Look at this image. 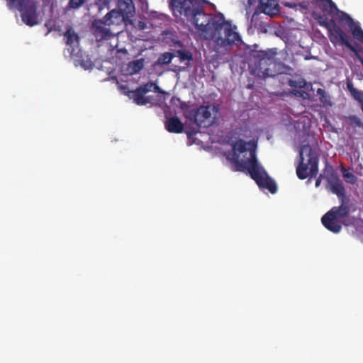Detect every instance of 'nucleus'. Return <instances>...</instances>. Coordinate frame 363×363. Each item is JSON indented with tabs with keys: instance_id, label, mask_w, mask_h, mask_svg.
<instances>
[{
	"instance_id": "nucleus-26",
	"label": "nucleus",
	"mask_w": 363,
	"mask_h": 363,
	"mask_svg": "<svg viewBox=\"0 0 363 363\" xmlns=\"http://www.w3.org/2000/svg\"><path fill=\"white\" fill-rule=\"evenodd\" d=\"M174 55L171 52H164L158 58L157 62L159 65H167L171 62Z\"/></svg>"
},
{
	"instance_id": "nucleus-20",
	"label": "nucleus",
	"mask_w": 363,
	"mask_h": 363,
	"mask_svg": "<svg viewBox=\"0 0 363 363\" xmlns=\"http://www.w3.org/2000/svg\"><path fill=\"white\" fill-rule=\"evenodd\" d=\"M329 212H331L335 217L342 222V220L348 216L350 213L349 206L342 202L340 206L333 207Z\"/></svg>"
},
{
	"instance_id": "nucleus-36",
	"label": "nucleus",
	"mask_w": 363,
	"mask_h": 363,
	"mask_svg": "<svg viewBox=\"0 0 363 363\" xmlns=\"http://www.w3.org/2000/svg\"><path fill=\"white\" fill-rule=\"evenodd\" d=\"M177 43H178L179 45H182V43L179 41H178Z\"/></svg>"
},
{
	"instance_id": "nucleus-33",
	"label": "nucleus",
	"mask_w": 363,
	"mask_h": 363,
	"mask_svg": "<svg viewBox=\"0 0 363 363\" xmlns=\"http://www.w3.org/2000/svg\"><path fill=\"white\" fill-rule=\"evenodd\" d=\"M178 57H179L182 59V50H179L177 52Z\"/></svg>"
},
{
	"instance_id": "nucleus-9",
	"label": "nucleus",
	"mask_w": 363,
	"mask_h": 363,
	"mask_svg": "<svg viewBox=\"0 0 363 363\" xmlns=\"http://www.w3.org/2000/svg\"><path fill=\"white\" fill-rule=\"evenodd\" d=\"M123 90L128 89L125 86H122ZM152 89H158V86L155 83H147L143 86H140L135 90L128 91L124 92L126 95L139 106L147 105V95L152 91Z\"/></svg>"
},
{
	"instance_id": "nucleus-7",
	"label": "nucleus",
	"mask_w": 363,
	"mask_h": 363,
	"mask_svg": "<svg viewBox=\"0 0 363 363\" xmlns=\"http://www.w3.org/2000/svg\"><path fill=\"white\" fill-rule=\"evenodd\" d=\"M231 146V159H257V143L255 140L248 142L243 139H237L230 143Z\"/></svg>"
},
{
	"instance_id": "nucleus-18",
	"label": "nucleus",
	"mask_w": 363,
	"mask_h": 363,
	"mask_svg": "<svg viewBox=\"0 0 363 363\" xmlns=\"http://www.w3.org/2000/svg\"><path fill=\"white\" fill-rule=\"evenodd\" d=\"M165 118L164 127L168 132L182 133V121L177 116L168 117L165 113Z\"/></svg>"
},
{
	"instance_id": "nucleus-3",
	"label": "nucleus",
	"mask_w": 363,
	"mask_h": 363,
	"mask_svg": "<svg viewBox=\"0 0 363 363\" xmlns=\"http://www.w3.org/2000/svg\"><path fill=\"white\" fill-rule=\"evenodd\" d=\"M275 52L259 51L255 55V63L251 66V73L259 78L274 76Z\"/></svg>"
},
{
	"instance_id": "nucleus-34",
	"label": "nucleus",
	"mask_w": 363,
	"mask_h": 363,
	"mask_svg": "<svg viewBox=\"0 0 363 363\" xmlns=\"http://www.w3.org/2000/svg\"><path fill=\"white\" fill-rule=\"evenodd\" d=\"M121 52H125V53L127 52L125 49L121 50Z\"/></svg>"
},
{
	"instance_id": "nucleus-21",
	"label": "nucleus",
	"mask_w": 363,
	"mask_h": 363,
	"mask_svg": "<svg viewBox=\"0 0 363 363\" xmlns=\"http://www.w3.org/2000/svg\"><path fill=\"white\" fill-rule=\"evenodd\" d=\"M320 2L319 7L323 12H328L330 13H333L335 12H338L339 9H337L336 4L332 0H316Z\"/></svg>"
},
{
	"instance_id": "nucleus-1",
	"label": "nucleus",
	"mask_w": 363,
	"mask_h": 363,
	"mask_svg": "<svg viewBox=\"0 0 363 363\" xmlns=\"http://www.w3.org/2000/svg\"><path fill=\"white\" fill-rule=\"evenodd\" d=\"M206 0H183V15L194 29L191 34L196 42L213 41L218 48L229 50L241 42L239 34L233 30L232 23L220 13H206Z\"/></svg>"
},
{
	"instance_id": "nucleus-22",
	"label": "nucleus",
	"mask_w": 363,
	"mask_h": 363,
	"mask_svg": "<svg viewBox=\"0 0 363 363\" xmlns=\"http://www.w3.org/2000/svg\"><path fill=\"white\" fill-rule=\"evenodd\" d=\"M169 8L177 21L182 20V0H169Z\"/></svg>"
},
{
	"instance_id": "nucleus-6",
	"label": "nucleus",
	"mask_w": 363,
	"mask_h": 363,
	"mask_svg": "<svg viewBox=\"0 0 363 363\" xmlns=\"http://www.w3.org/2000/svg\"><path fill=\"white\" fill-rule=\"evenodd\" d=\"M10 6H16L21 13L22 21L29 26L38 24L35 0H7Z\"/></svg>"
},
{
	"instance_id": "nucleus-2",
	"label": "nucleus",
	"mask_w": 363,
	"mask_h": 363,
	"mask_svg": "<svg viewBox=\"0 0 363 363\" xmlns=\"http://www.w3.org/2000/svg\"><path fill=\"white\" fill-rule=\"evenodd\" d=\"M233 172H241L250 175L260 189H267L272 194L277 191L276 182L269 177L259 160H229Z\"/></svg>"
},
{
	"instance_id": "nucleus-31",
	"label": "nucleus",
	"mask_w": 363,
	"mask_h": 363,
	"mask_svg": "<svg viewBox=\"0 0 363 363\" xmlns=\"http://www.w3.org/2000/svg\"><path fill=\"white\" fill-rule=\"evenodd\" d=\"M192 59V54L191 52L183 49V61L190 60Z\"/></svg>"
},
{
	"instance_id": "nucleus-28",
	"label": "nucleus",
	"mask_w": 363,
	"mask_h": 363,
	"mask_svg": "<svg viewBox=\"0 0 363 363\" xmlns=\"http://www.w3.org/2000/svg\"><path fill=\"white\" fill-rule=\"evenodd\" d=\"M348 121H350V124L353 127H359L363 128V122H362L361 119L355 115H351L348 116Z\"/></svg>"
},
{
	"instance_id": "nucleus-37",
	"label": "nucleus",
	"mask_w": 363,
	"mask_h": 363,
	"mask_svg": "<svg viewBox=\"0 0 363 363\" xmlns=\"http://www.w3.org/2000/svg\"><path fill=\"white\" fill-rule=\"evenodd\" d=\"M182 106H183V108H184V106H185V104H184V102H183V104H182Z\"/></svg>"
},
{
	"instance_id": "nucleus-5",
	"label": "nucleus",
	"mask_w": 363,
	"mask_h": 363,
	"mask_svg": "<svg viewBox=\"0 0 363 363\" xmlns=\"http://www.w3.org/2000/svg\"><path fill=\"white\" fill-rule=\"evenodd\" d=\"M321 24L325 25L328 28L330 33L329 38L331 43L334 45L340 44L347 47L354 54L363 66V57L359 53L357 48L351 43L350 36L343 31L340 26L334 21H332L330 24L325 22Z\"/></svg>"
},
{
	"instance_id": "nucleus-35",
	"label": "nucleus",
	"mask_w": 363,
	"mask_h": 363,
	"mask_svg": "<svg viewBox=\"0 0 363 363\" xmlns=\"http://www.w3.org/2000/svg\"><path fill=\"white\" fill-rule=\"evenodd\" d=\"M360 107H361V110H362V113H363V104H362V105L360 106Z\"/></svg>"
},
{
	"instance_id": "nucleus-27",
	"label": "nucleus",
	"mask_w": 363,
	"mask_h": 363,
	"mask_svg": "<svg viewBox=\"0 0 363 363\" xmlns=\"http://www.w3.org/2000/svg\"><path fill=\"white\" fill-rule=\"evenodd\" d=\"M342 177L344 178V180L347 183H349L351 184H355L357 180V177L353 173L347 171L345 169H343Z\"/></svg>"
},
{
	"instance_id": "nucleus-17",
	"label": "nucleus",
	"mask_w": 363,
	"mask_h": 363,
	"mask_svg": "<svg viewBox=\"0 0 363 363\" xmlns=\"http://www.w3.org/2000/svg\"><path fill=\"white\" fill-rule=\"evenodd\" d=\"M320 152L316 143L303 144L299 149L300 159H319Z\"/></svg>"
},
{
	"instance_id": "nucleus-24",
	"label": "nucleus",
	"mask_w": 363,
	"mask_h": 363,
	"mask_svg": "<svg viewBox=\"0 0 363 363\" xmlns=\"http://www.w3.org/2000/svg\"><path fill=\"white\" fill-rule=\"evenodd\" d=\"M317 94L319 96V100L323 106L332 105L330 97L324 89L318 88L317 90Z\"/></svg>"
},
{
	"instance_id": "nucleus-32",
	"label": "nucleus",
	"mask_w": 363,
	"mask_h": 363,
	"mask_svg": "<svg viewBox=\"0 0 363 363\" xmlns=\"http://www.w3.org/2000/svg\"><path fill=\"white\" fill-rule=\"evenodd\" d=\"M323 177H325L324 173L323 174H320V176L317 178V179L315 181V186L316 187H318L320 185L322 179Z\"/></svg>"
},
{
	"instance_id": "nucleus-14",
	"label": "nucleus",
	"mask_w": 363,
	"mask_h": 363,
	"mask_svg": "<svg viewBox=\"0 0 363 363\" xmlns=\"http://www.w3.org/2000/svg\"><path fill=\"white\" fill-rule=\"evenodd\" d=\"M152 93L147 95V105L157 106L160 107L166 106V100L170 97V94L158 89H152Z\"/></svg>"
},
{
	"instance_id": "nucleus-30",
	"label": "nucleus",
	"mask_w": 363,
	"mask_h": 363,
	"mask_svg": "<svg viewBox=\"0 0 363 363\" xmlns=\"http://www.w3.org/2000/svg\"><path fill=\"white\" fill-rule=\"evenodd\" d=\"M132 68L134 72H138L143 67V60H138L133 61L132 63Z\"/></svg>"
},
{
	"instance_id": "nucleus-11",
	"label": "nucleus",
	"mask_w": 363,
	"mask_h": 363,
	"mask_svg": "<svg viewBox=\"0 0 363 363\" xmlns=\"http://www.w3.org/2000/svg\"><path fill=\"white\" fill-rule=\"evenodd\" d=\"M318 172V160H299L296 166V174L298 179L316 177Z\"/></svg>"
},
{
	"instance_id": "nucleus-13",
	"label": "nucleus",
	"mask_w": 363,
	"mask_h": 363,
	"mask_svg": "<svg viewBox=\"0 0 363 363\" xmlns=\"http://www.w3.org/2000/svg\"><path fill=\"white\" fill-rule=\"evenodd\" d=\"M340 20L345 22L350 30L352 37L363 43V30L358 22H355L350 15L345 12H341Z\"/></svg>"
},
{
	"instance_id": "nucleus-19",
	"label": "nucleus",
	"mask_w": 363,
	"mask_h": 363,
	"mask_svg": "<svg viewBox=\"0 0 363 363\" xmlns=\"http://www.w3.org/2000/svg\"><path fill=\"white\" fill-rule=\"evenodd\" d=\"M64 36L66 40V45L72 48V52L74 48L77 47L79 44V37L78 34L75 33L72 28H69L65 31Z\"/></svg>"
},
{
	"instance_id": "nucleus-10",
	"label": "nucleus",
	"mask_w": 363,
	"mask_h": 363,
	"mask_svg": "<svg viewBox=\"0 0 363 363\" xmlns=\"http://www.w3.org/2000/svg\"><path fill=\"white\" fill-rule=\"evenodd\" d=\"M324 174L331 192L336 194L340 198L343 197L345 191L342 183L335 173L333 167L328 165L327 162L324 169Z\"/></svg>"
},
{
	"instance_id": "nucleus-4",
	"label": "nucleus",
	"mask_w": 363,
	"mask_h": 363,
	"mask_svg": "<svg viewBox=\"0 0 363 363\" xmlns=\"http://www.w3.org/2000/svg\"><path fill=\"white\" fill-rule=\"evenodd\" d=\"M120 21V13L116 9H113L108 12L102 19L94 21L91 25V30L96 40H108L113 37L114 35L106 26L118 23Z\"/></svg>"
},
{
	"instance_id": "nucleus-12",
	"label": "nucleus",
	"mask_w": 363,
	"mask_h": 363,
	"mask_svg": "<svg viewBox=\"0 0 363 363\" xmlns=\"http://www.w3.org/2000/svg\"><path fill=\"white\" fill-rule=\"evenodd\" d=\"M279 12V4L277 0H259V5L252 16L251 21L253 22L260 13L272 16Z\"/></svg>"
},
{
	"instance_id": "nucleus-8",
	"label": "nucleus",
	"mask_w": 363,
	"mask_h": 363,
	"mask_svg": "<svg viewBox=\"0 0 363 363\" xmlns=\"http://www.w3.org/2000/svg\"><path fill=\"white\" fill-rule=\"evenodd\" d=\"M219 109L215 105L201 106L194 114V120L199 128H208L218 118Z\"/></svg>"
},
{
	"instance_id": "nucleus-29",
	"label": "nucleus",
	"mask_w": 363,
	"mask_h": 363,
	"mask_svg": "<svg viewBox=\"0 0 363 363\" xmlns=\"http://www.w3.org/2000/svg\"><path fill=\"white\" fill-rule=\"evenodd\" d=\"M86 0H69L68 3V7L73 9H79Z\"/></svg>"
},
{
	"instance_id": "nucleus-16",
	"label": "nucleus",
	"mask_w": 363,
	"mask_h": 363,
	"mask_svg": "<svg viewBox=\"0 0 363 363\" xmlns=\"http://www.w3.org/2000/svg\"><path fill=\"white\" fill-rule=\"evenodd\" d=\"M98 3L104 6H108L109 4L112 0H97ZM117 6L118 10H116L120 13L121 18L127 16L131 13L133 9L132 0H116Z\"/></svg>"
},
{
	"instance_id": "nucleus-23",
	"label": "nucleus",
	"mask_w": 363,
	"mask_h": 363,
	"mask_svg": "<svg viewBox=\"0 0 363 363\" xmlns=\"http://www.w3.org/2000/svg\"><path fill=\"white\" fill-rule=\"evenodd\" d=\"M347 88L352 97L360 104V106L363 104V91L354 88L351 82H347Z\"/></svg>"
},
{
	"instance_id": "nucleus-15",
	"label": "nucleus",
	"mask_w": 363,
	"mask_h": 363,
	"mask_svg": "<svg viewBox=\"0 0 363 363\" xmlns=\"http://www.w3.org/2000/svg\"><path fill=\"white\" fill-rule=\"evenodd\" d=\"M324 227L334 233H338L342 229V222L337 220L331 212L328 211L321 218Z\"/></svg>"
},
{
	"instance_id": "nucleus-25",
	"label": "nucleus",
	"mask_w": 363,
	"mask_h": 363,
	"mask_svg": "<svg viewBox=\"0 0 363 363\" xmlns=\"http://www.w3.org/2000/svg\"><path fill=\"white\" fill-rule=\"evenodd\" d=\"M169 110H172L175 113L177 112L179 109H182V101L179 98L172 97L170 99V105L166 106Z\"/></svg>"
}]
</instances>
